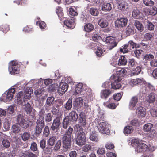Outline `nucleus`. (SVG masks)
Segmentation results:
<instances>
[{"mask_svg": "<svg viewBox=\"0 0 157 157\" xmlns=\"http://www.w3.org/2000/svg\"><path fill=\"white\" fill-rule=\"evenodd\" d=\"M73 131V128L70 126L63 135L62 138V141L63 147L64 150H67L71 148Z\"/></svg>", "mask_w": 157, "mask_h": 157, "instance_id": "f257e3e1", "label": "nucleus"}, {"mask_svg": "<svg viewBox=\"0 0 157 157\" xmlns=\"http://www.w3.org/2000/svg\"><path fill=\"white\" fill-rule=\"evenodd\" d=\"M75 128L77 132L76 143L79 146H82L85 144L86 142L85 133L83 131L82 127L79 125H76Z\"/></svg>", "mask_w": 157, "mask_h": 157, "instance_id": "f03ea898", "label": "nucleus"}, {"mask_svg": "<svg viewBox=\"0 0 157 157\" xmlns=\"http://www.w3.org/2000/svg\"><path fill=\"white\" fill-rule=\"evenodd\" d=\"M17 123L22 128L26 129L30 126V121L25 118L22 114H19L16 117Z\"/></svg>", "mask_w": 157, "mask_h": 157, "instance_id": "7ed1b4c3", "label": "nucleus"}, {"mask_svg": "<svg viewBox=\"0 0 157 157\" xmlns=\"http://www.w3.org/2000/svg\"><path fill=\"white\" fill-rule=\"evenodd\" d=\"M98 124L97 126L99 132L103 134L108 135L110 133L109 129V125L106 121H104L98 123Z\"/></svg>", "mask_w": 157, "mask_h": 157, "instance_id": "20e7f679", "label": "nucleus"}, {"mask_svg": "<svg viewBox=\"0 0 157 157\" xmlns=\"http://www.w3.org/2000/svg\"><path fill=\"white\" fill-rule=\"evenodd\" d=\"M132 142L137 146L135 151L138 153L145 152L147 150V146L145 144L141 142L139 140L137 139H133Z\"/></svg>", "mask_w": 157, "mask_h": 157, "instance_id": "39448f33", "label": "nucleus"}, {"mask_svg": "<svg viewBox=\"0 0 157 157\" xmlns=\"http://www.w3.org/2000/svg\"><path fill=\"white\" fill-rule=\"evenodd\" d=\"M121 79V78L118 75L112 76L110 78L111 88L114 89H120L121 86L120 83Z\"/></svg>", "mask_w": 157, "mask_h": 157, "instance_id": "423d86ee", "label": "nucleus"}, {"mask_svg": "<svg viewBox=\"0 0 157 157\" xmlns=\"http://www.w3.org/2000/svg\"><path fill=\"white\" fill-rule=\"evenodd\" d=\"M8 70L12 75L18 73L19 68L17 62L15 61H12L9 63Z\"/></svg>", "mask_w": 157, "mask_h": 157, "instance_id": "0eeeda50", "label": "nucleus"}, {"mask_svg": "<svg viewBox=\"0 0 157 157\" xmlns=\"http://www.w3.org/2000/svg\"><path fill=\"white\" fill-rule=\"evenodd\" d=\"M128 19L126 17L117 18L115 21L116 27L121 28L125 27L127 25Z\"/></svg>", "mask_w": 157, "mask_h": 157, "instance_id": "6e6552de", "label": "nucleus"}, {"mask_svg": "<svg viewBox=\"0 0 157 157\" xmlns=\"http://www.w3.org/2000/svg\"><path fill=\"white\" fill-rule=\"evenodd\" d=\"M60 124V117H56L53 120V122L50 128V130L54 132H57L59 129Z\"/></svg>", "mask_w": 157, "mask_h": 157, "instance_id": "1a4fd4ad", "label": "nucleus"}, {"mask_svg": "<svg viewBox=\"0 0 157 157\" xmlns=\"http://www.w3.org/2000/svg\"><path fill=\"white\" fill-rule=\"evenodd\" d=\"M36 126L35 128V133L39 135L42 132V130L44 126V123L43 119H38L36 122Z\"/></svg>", "mask_w": 157, "mask_h": 157, "instance_id": "9d476101", "label": "nucleus"}, {"mask_svg": "<svg viewBox=\"0 0 157 157\" xmlns=\"http://www.w3.org/2000/svg\"><path fill=\"white\" fill-rule=\"evenodd\" d=\"M78 124L80 126L85 127L87 124L86 117L85 113L83 112H81L79 115L78 119Z\"/></svg>", "mask_w": 157, "mask_h": 157, "instance_id": "9b49d317", "label": "nucleus"}, {"mask_svg": "<svg viewBox=\"0 0 157 157\" xmlns=\"http://www.w3.org/2000/svg\"><path fill=\"white\" fill-rule=\"evenodd\" d=\"M63 20L64 21V25L70 29L74 28L75 26V18L73 17H71L70 18Z\"/></svg>", "mask_w": 157, "mask_h": 157, "instance_id": "f8f14e48", "label": "nucleus"}, {"mask_svg": "<svg viewBox=\"0 0 157 157\" xmlns=\"http://www.w3.org/2000/svg\"><path fill=\"white\" fill-rule=\"evenodd\" d=\"M105 41L109 44H110L109 48V50H112L117 45L115 39L113 37L111 36H108L106 38Z\"/></svg>", "mask_w": 157, "mask_h": 157, "instance_id": "ddd939ff", "label": "nucleus"}, {"mask_svg": "<svg viewBox=\"0 0 157 157\" xmlns=\"http://www.w3.org/2000/svg\"><path fill=\"white\" fill-rule=\"evenodd\" d=\"M69 120L72 122H76L78 118V115L76 111L72 110L70 112L68 115L66 116Z\"/></svg>", "mask_w": 157, "mask_h": 157, "instance_id": "4468645a", "label": "nucleus"}, {"mask_svg": "<svg viewBox=\"0 0 157 157\" xmlns=\"http://www.w3.org/2000/svg\"><path fill=\"white\" fill-rule=\"evenodd\" d=\"M138 102V98L137 96L133 97L131 99L129 103L128 107L129 109L133 110L134 109L136 104Z\"/></svg>", "mask_w": 157, "mask_h": 157, "instance_id": "2eb2a0df", "label": "nucleus"}, {"mask_svg": "<svg viewBox=\"0 0 157 157\" xmlns=\"http://www.w3.org/2000/svg\"><path fill=\"white\" fill-rule=\"evenodd\" d=\"M68 87V85L67 83H62L58 89V92L60 94H63L67 91Z\"/></svg>", "mask_w": 157, "mask_h": 157, "instance_id": "dca6fc26", "label": "nucleus"}, {"mask_svg": "<svg viewBox=\"0 0 157 157\" xmlns=\"http://www.w3.org/2000/svg\"><path fill=\"white\" fill-rule=\"evenodd\" d=\"M98 117L96 119L98 123L104 121L105 119V116L104 111L101 110H98V114L97 115Z\"/></svg>", "mask_w": 157, "mask_h": 157, "instance_id": "f3484780", "label": "nucleus"}, {"mask_svg": "<svg viewBox=\"0 0 157 157\" xmlns=\"http://www.w3.org/2000/svg\"><path fill=\"white\" fill-rule=\"evenodd\" d=\"M72 106V98H70L67 102L63 105V109L64 111H69L71 109Z\"/></svg>", "mask_w": 157, "mask_h": 157, "instance_id": "a211bd4d", "label": "nucleus"}, {"mask_svg": "<svg viewBox=\"0 0 157 157\" xmlns=\"http://www.w3.org/2000/svg\"><path fill=\"white\" fill-rule=\"evenodd\" d=\"M17 97L16 100H15V104L19 105H23V102L22 100V98H24L23 92L21 91L18 92L17 95Z\"/></svg>", "mask_w": 157, "mask_h": 157, "instance_id": "6ab92c4d", "label": "nucleus"}, {"mask_svg": "<svg viewBox=\"0 0 157 157\" xmlns=\"http://www.w3.org/2000/svg\"><path fill=\"white\" fill-rule=\"evenodd\" d=\"M143 82V80L139 78L131 79L129 82V84L132 87H133L137 85H141Z\"/></svg>", "mask_w": 157, "mask_h": 157, "instance_id": "aec40b11", "label": "nucleus"}, {"mask_svg": "<svg viewBox=\"0 0 157 157\" xmlns=\"http://www.w3.org/2000/svg\"><path fill=\"white\" fill-rule=\"evenodd\" d=\"M89 138L90 140L93 141L97 142L99 140L97 132L95 130L90 132Z\"/></svg>", "mask_w": 157, "mask_h": 157, "instance_id": "412c9836", "label": "nucleus"}, {"mask_svg": "<svg viewBox=\"0 0 157 157\" xmlns=\"http://www.w3.org/2000/svg\"><path fill=\"white\" fill-rule=\"evenodd\" d=\"M80 94L77 95V97H76V98L75 99L74 102H75V106L79 107H81L83 105V100L81 97H79Z\"/></svg>", "mask_w": 157, "mask_h": 157, "instance_id": "4be33fe9", "label": "nucleus"}, {"mask_svg": "<svg viewBox=\"0 0 157 157\" xmlns=\"http://www.w3.org/2000/svg\"><path fill=\"white\" fill-rule=\"evenodd\" d=\"M136 30L132 25H129L126 29V33L127 36H129L134 33Z\"/></svg>", "mask_w": 157, "mask_h": 157, "instance_id": "5701e85b", "label": "nucleus"}, {"mask_svg": "<svg viewBox=\"0 0 157 157\" xmlns=\"http://www.w3.org/2000/svg\"><path fill=\"white\" fill-rule=\"evenodd\" d=\"M136 112L138 116L142 117H144L145 116L146 113L145 109L141 106L137 108Z\"/></svg>", "mask_w": 157, "mask_h": 157, "instance_id": "b1692460", "label": "nucleus"}, {"mask_svg": "<svg viewBox=\"0 0 157 157\" xmlns=\"http://www.w3.org/2000/svg\"><path fill=\"white\" fill-rule=\"evenodd\" d=\"M111 93V91L110 90L106 89L102 90L100 93L101 97L102 98L106 99L108 98Z\"/></svg>", "mask_w": 157, "mask_h": 157, "instance_id": "393cba45", "label": "nucleus"}, {"mask_svg": "<svg viewBox=\"0 0 157 157\" xmlns=\"http://www.w3.org/2000/svg\"><path fill=\"white\" fill-rule=\"evenodd\" d=\"M33 91L32 88L29 87L27 88L24 92L25 96L24 97L23 101L25 102V99H29L30 98L31 95Z\"/></svg>", "mask_w": 157, "mask_h": 157, "instance_id": "a878e982", "label": "nucleus"}, {"mask_svg": "<svg viewBox=\"0 0 157 157\" xmlns=\"http://www.w3.org/2000/svg\"><path fill=\"white\" fill-rule=\"evenodd\" d=\"M15 91V89L14 88L10 89L6 94V99L8 101L10 100L13 98Z\"/></svg>", "mask_w": 157, "mask_h": 157, "instance_id": "bb28decb", "label": "nucleus"}, {"mask_svg": "<svg viewBox=\"0 0 157 157\" xmlns=\"http://www.w3.org/2000/svg\"><path fill=\"white\" fill-rule=\"evenodd\" d=\"M83 89V84L81 83L78 84L75 88V92L73 94V95H75L77 97V95L78 94L81 95L80 93Z\"/></svg>", "mask_w": 157, "mask_h": 157, "instance_id": "cd10ccee", "label": "nucleus"}, {"mask_svg": "<svg viewBox=\"0 0 157 157\" xmlns=\"http://www.w3.org/2000/svg\"><path fill=\"white\" fill-rule=\"evenodd\" d=\"M118 7L121 11H124L128 8V5L126 2L123 1L118 4Z\"/></svg>", "mask_w": 157, "mask_h": 157, "instance_id": "c85d7f7f", "label": "nucleus"}, {"mask_svg": "<svg viewBox=\"0 0 157 157\" xmlns=\"http://www.w3.org/2000/svg\"><path fill=\"white\" fill-rule=\"evenodd\" d=\"M56 12L58 16L59 19L60 20H63L65 17H63V13L62 8L58 6L57 8Z\"/></svg>", "mask_w": 157, "mask_h": 157, "instance_id": "c756f323", "label": "nucleus"}, {"mask_svg": "<svg viewBox=\"0 0 157 157\" xmlns=\"http://www.w3.org/2000/svg\"><path fill=\"white\" fill-rule=\"evenodd\" d=\"M132 16L135 19H140L142 17V14L138 10L134 9L132 12Z\"/></svg>", "mask_w": 157, "mask_h": 157, "instance_id": "7c9ffc66", "label": "nucleus"}, {"mask_svg": "<svg viewBox=\"0 0 157 157\" xmlns=\"http://www.w3.org/2000/svg\"><path fill=\"white\" fill-rule=\"evenodd\" d=\"M112 6L110 3H104L102 5V10L105 11H109L112 9Z\"/></svg>", "mask_w": 157, "mask_h": 157, "instance_id": "2f4dec72", "label": "nucleus"}, {"mask_svg": "<svg viewBox=\"0 0 157 157\" xmlns=\"http://www.w3.org/2000/svg\"><path fill=\"white\" fill-rule=\"evenodd\" d=\"M127 63L126 57L123 56H121L118 60V64L119 66L125 65Z\"/></svg>", "mask_w": 157, "mask_h": 157, "instance_id": "473e14b6", "label": "nucleus"}, {"mask_svg": "<svg viewBox=\"0 0 157 157\" xmlns=\"http://www.w3.org/2000/svg\"><path fill=\"white\" fill-rule=\"evenodd\" d=\"M153 127V125L151 123H147L144 125L143 129L145 132L151 133V130Z\"/></svg>", "mask_w": 157, "mask_h": 157, "instance_id": "72a5a7b5", "label": "nucleus"}, {"mask_svg": "<svg viewBox=\"0 0 157 157\" xmlns=\"http://www.w3.org/2000/svg\"><path fill=\"white\" fill-rule=\"evenodd\" d=\"M57 139L56 136H52L50 137L48 140L47 144L48 145L50 146H53L55 144Z\"/></svg>", "mask_w": 157, "mask_h": 157, "instance_id": "f704fd0d", "label": "nucleus"}, {"mask_svg": "<svg viewBox=\"0 0 157 157\" xmlns=\"http://www.w3.org/2000/svg\"><path fill=\"white\" fill-rule=\"evenodd\" d=\"M98 24L102 28H105L107 27L108 23L107 20L103 18H101L98 21Z\"/></svg>", "mask_w": 157, "mask_h": 157, "instance_id": "c9c22d12", "label": "nucleus"}, {"mask_svg": "<svg viewBox=\"0 0 157 157\" xmlns=\"http://www.w3.org/2000/svg\"><path fill=\"white\" fill-rule=\"evenodd\" d=\"M94 29V26L91 23L86 24L84 26V29L86 32H89L93 31Z\"/></svg>", "mask_w": 157, "mask_h": 157, "instance_id": "e433bc0d", "label": "nucleus"}, {"mask_svg": "<svg viewBox=\"0 0 157 157\" xmlns=\"http://www.w3.org/2000/svg\"><path fill=\"white\" fill-rule=\"evenodd\" d=\"M71 122V121L69 120L68 117H66L63 121L62 125L63 128L64 129H66L68 125L70 124Z\"/></svg>", "mask_w": 157, "mask_h": 157, "instance_id": "4c0bfd02", "label": "nucleus"}, {"mask_svg": "<svg viewBox=\"0 0 157 157\" xmlns=\"http://www.w3.org/2000/svg\"><path fill=\"white\" fill-rule=\"evenodd\" d=\"M137 65V62H135L134 59H129L128 61V66L131 69H134V67H136Z\"/></svg>", "mask_w": 157, "mask_h": 157, "instance_id": "58836bf2", "label": "nucleus"}, {"mask_svg": "<svg viewBox=\"0 0 157 157\" xmlns=\"http://www.w3.org/2000/svg\"><path fill=\"white\" fill-rule=\"evenodd\" d=\"M2 144L3 147L5 148H8L10 147V143L9 140L7 139L3 138Z\"/></svg>", "mask_w": 157, "mask_h": 157, "instance_id": "ea45409f", "label": "nucleus"}, {"mask_svg": "<svg viewBox=\"0 0 157 157\" xmlns=\"http://www.w3.org/2000/svg\"><path fill=\"white\" fill-rule=\"evenodd\" d=\"M24 109L27 114H30L32 111V107L30 104L28 102L25 105Z\"/></svg>", "mask_w": 157, "mask_h": 157, "instance_id": "a19ab883", "label": "nucleus"}, {"mask_svg": "<svg viewBox=\"0 0 157 157\" xmlns=\"http://www.w3.org/2000/svg\"><path fill=\"white\" fill-rule=\"evenodd\" d=\"M134 25L138 30L142 32L144 30V27L142 24L139 21L136 20L134 23Z\"/></svg>", "mask_w": 157, "mask_h": 157, "instance_id": "79ce46f5", "label": "nucleus"}, {"mask_svg": "<svg viewBox=\"0 0 157 157\" xmlns=\"http://www.w3.org/2000/svg\"><path fill=\"white\" fill-rule=\"evenodd\" d=\"M10 30L9 25L6 24H3L0 26V31H2L4 33H6Z\"/></svg>", "mask_w": 157, "mask_h": 157, "instance_id": "37998d69", "label": "nucleus"}, {"mask_svg": "<svg viewBox=\"0 0 157 157\" xmlns=\"http://www.w3.org/2000/svg\"><path fill=\"white\" fill-rule=\"evenodd\" d=\"M127 72L126 70L123 68L121 69L120 70H118L117 71V75H118L121 78L122 77H124Z\"/></svg>", "mask_w": 157, "mask_h": 157, "instance_id": "c03bdc74", "label": "nucleus"}, {"mask_svg": "<svg viewBox=\"0 0 157 157\" xmlns=\"http://www.w3.org/2000/svg\"><path fill=\"white\" fill-rule=\"evenodd\" d=\"M89 12L92 15L94 16H97L99 14L98 9L94 7H92L90 9Z\"/></svg>", "mask_w": 157, "mask_h": 157, "instance_id": "a18cd8bd", "label": "nucleus"}, {"mask_svg": "<svg viewBox=\"0 0 157 157\" xmlns=\"http://www.w3.org/2000/svg\"><path fill=\"white\" fill-rule=\"evenodd\" d=\"M30 137V134L29 132H25L22 134L21 137L22 140L25 141L28 140Z\"/></svg>", "mask_w": 157, "mask_h": 157, "instance_id": "49530a36", "label": "nucleus"}, {"mask_svg": "<svg viewBox=\"0 0 157 157\" xmlns=\"http://www.w3.org/2000/svg\"><path fill=\"white\" fill-rule=\"evenodd\" d=\"M54 150L55 151H59L61 146V141L60 140L57 141L56 143L55 144Z\"/></svg>", "mask_w": 157, "mask_h": 157, "instance_id": "de8ad7c7", "label": "nucleus"}, {"mask_svg": "<svg viewBox=\"0 0 157 157\" xmlns=\"http://www.w3.org/2000/svg\"><path fill=\"white\" fill-rule=\"evenodd\" d=\"M133 129L132 126H127L124 128L123 132L124 134H130L133 132Z\"/></svg>", "mask_w": 157, "mask_h": 157, "instance_id": "09e8293b", "label": "nucleus"}, {"mask_svg": "<svg viewBox=\"0 0 157 157\" xmlns=\"http://www.w3.org/2000/svg\"><path fill=\"white\" fill-rule=\"evenodd\" d=\"M97 154L99 156V157H106L103 155L105 153V149L104 148H99L97 151Z\"/></svg>", "mask_w": 157, "mask_h": 157, "instance_id": "8fccbe9b", "label": "nucleus"}, {"mask_svg": "<svg viewBox=\"0 0 157 157\" xmlns=\"http://www.w3.org/2000/svg\"><path fill=\"white\" fill-rule=\"evenodd\" d=\"M153 34L151 33H148L145 34L144 39L146 41H150L153 38Z\"/></svg>", "mask_w": 157, "mask_h": 157, "instance_id": "3c124183", "label": "nucleus"}, {"mask_svg": "<svg viewBox=\"0 0 157 157\" xmlns=\"http://www.w3.org/2000/svg\"><path fill=\"white\" fill-rule=\"evenodd\" d=\"M52 115L50 113H48L45 114L44 119L46 122H51L52 120Z\"/></svg>", "mask_w": 157, "mask_h": 157, "instance_id": "603ef678", "label": "nucleus"}, {"mask_svg": "<svg viewBox=\"0 0 157 157\" xmlns=\"http://www.w3.org/2000/svg\"><path fill=\"white\" fill-rule=\"evenodd\" d=\"M118 105V104H116L113 103H108V102L105 103V105L107 107L112 109H115Z\"/></svg>", "mask_w": 157, "mask_h": 157, "instance_id": "864d4df0", "label": "nucleus"}, {"mask_svg": "<svg viewBox=\"0 0 157 157\" xmlns=\"http://www.w3.org/2000/svg\"><path fill=\"white\" fill-rule=\"evenodd\" d=\"M135 67H134V69L133 70L132 74L134 75H138L141 71V67L139 66H137V65Z\"/></svg>", "mask_w": 157, "mask_h": 157, "instance_id": "5fc2aeb1", "label": "nucleus"}, {"mask_svg": "<svg viewBox=\"0 0 157 157\" xmlns=\"http://www.w3.org/2000/svg\"><path fill=\"white\" fill-rule=\"evenodd\" d=\"M13 132L14 133H18L21 130L20 127L17 124L13 125L12 127Z\"/></svg>", "mask_w": 157, "mask_h": 157, "instance_id": "6e6d98bb", "label": "nucleus"}, {"mask_svg": "<svg viewBox=\"0 0 157 157\" xmlns=\"http://www.w3.org/2000/svg\"><path fill=\"white\" fill-rule=\"evenodd\" d=\"M130 124L133 126L137 127L140 125V122L138 119H135L131 121Z\"/></svg>", "mask_w": 157, "mask_h": 157, "instance_id": "4d7b16f0", "label": "nucleus"}, {"mask_svg": "<svg viewBox=\"0 0 157 157\" xmlns=\"http://www.w3.org/2000/svg\"><path fill=\"white\" fill-rule=\"evenodd\" d=\"M146 27L149 30L153 31L154 30L155 25L151 22L147 21L146 24Z\"/></svg>", "mask_w": 157, "mask_h": 157, "instance_id": "13d9d810", "label": "nucleus"}, {"mask_svg": "<svg viewBox=\"0 0 157 157\" xmlns=\"http://www.w3.org/2000/svg\"><path fill=\"white\" fill-rule=\"evenodd\" d=\"M155 100V95L154 93H151L148 96L147 101L149 103H152Z\"/></svg>", "mask_w": 157, "mask_h": 157, "instance_id": "bf43d9fd", "label": "nucleus"}, {"mask_svg": "<svg viewBox=\"0 0 157 157\" xmlns=\"http://www.w3.org/2000/svg\"><path fill=\"white\" fill-rule=\"evenodd\" d=\"M128 43L130 45L132 49L139 48L140 46L139 44L134 43L132 40H130L129 41Z\"/></svg>", "mask_w": 157, "mask_h": 157, "instance_id": "052dcab7", "label": "nucleus"}, {"mask_svg": "<svg viewBox=\"0 0 157 157\" xmlns=\"http://www.w3.org/2000/svg\"><path fill=\"white\" fill-rule=\"evenodd\" d=\"M154 58V56L151 54H146L145 55L144 59L146 61H151Z\"/></svg>", "mask_w": 157, "mask_h": 157, "instance_id": "680f3d73", "label": "nucleus"}, {"mask_svg": "<svg viewBox=\"0 0 157 157\" xmlns=\"http://www.w3.org/2000/svg\"><path fill=\"white\" fill-rule=\"evenodd\" d=\"M45 115V112L44 109H42L39 111L38 115L41 118H39L38 119H43L44 121V116Z\"/></svg>", "mask_w": 157, "mask_h": 157, "instance_id": "e2e57ef3", "label": "nucleus"}, {"mask_svg": "<svg viewBox=\"0 0 157 157\" xmlns=\"http://www.w3.org/2000/svg\"><path fill=\"white\" fill-rule=\"evenodd\" d=\"M54 98L52 97H49L46 100V104L49 106H51L53 104Z\"/></svg>", "mask_w": 157, "mask_h": 157, "instance_id": "0e129e2a", "label": "nucleus"}, {"mask_svg": "<svg viewBox=\"0 0 157 157\" xmlns=\"http://www.w3.org/2000/svg\"><path fill=\"white\" fill-rule=\"evenodd\" d=\"M101 39V37L98 34H95L92 37L91 40L95 41H97Z\"/></svg>", "mask_w": 157, "mask_h": 157, "instance_id": "69168bd1", "label": "nucleus"}, {"mask_svg": "<svg viewBox=\"0 0 157 157\" xmlns=\"http://www.w3.org/2000/svg\"><path fill=\"white\" fill-rule=\"evenodd\" d=\"M143 3L146 6H151L154 4V2L151 0H144L143 1Z\"/></svg>", "mask_w": 157, "mask_h": 157, "instance_id": "338daca9", "label": "nucleus"}, {"mask_svg": "<svg viewBox=\"0 0 157 157\" xmlns=\"http://www.w3.org/2000/svg\"><path fill=\"white\" fill-rule=\"evenodd\" d=\"M149 13L150 14L153 16L156 15L157 13V8L155 6L152 7L150 10Z\"/></svg>", "mask_w": 157, "mask_h": 157, "instance_id": "774afa93", "label": "nucleus"}]
</instances>
